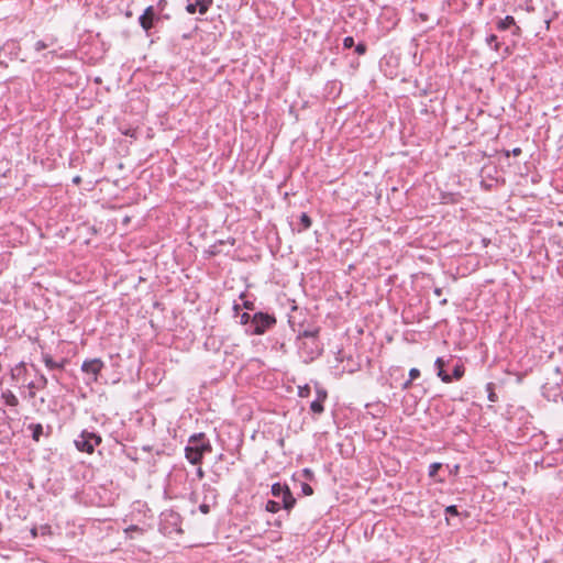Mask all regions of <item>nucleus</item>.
Wrapping results in <instances>:
<instances>
[{"label": "nucleus", "mask_w": 563, "mask_h": 563, "mask_svg": "<svg viewBox=\"0 0 563 563\" xmlns=\"http://www.w3.org/2000/svg\"><path fill=\"white\" fill-rule=\"evenodd\" d=\"M43 362L48 369L54 371L64 369L66 361L63 360L62 362H56L49 354H43Z\"/></svg>", "instance_id": "11"}, {"label": "nucleus", "mask_w": 563, "mask_h": 563, "mask_svg": "<svg viewBox=\"0 0 563 563\" xmlns=\"http://www.w3.org/2000/svg\"><path fill=\"white\" fill-rule=\"evenodd\" d=\"M101 442L102 438L100 434L88 430H82L74 441L78 451L88 454H92L96 446H98Z\"/></svg>", "instance_id": "3"}, {"label": "nucleus", "mask_w": 563, "mask_h": 563, "mask_svg": "<svg viewBox=\"0 0 563 563\" xmlns=\"http://www.w3.org/2000/svg\"><path fill=\"white\" fill-rule=\"evenodd\" d=\"M521 152H522V151H521V148H520V147H515V148H512L511 151H507V152L505 153V155H506L507 157H509L510 155L519 156V155L521 154Z\"/></svg>", "instance_id": "38"}, {"label": "nucleus", "mask_w": 563, "mask_h": 563, "mask_svg": "<svg viewBox=\"0 0 563 563\" xmlns=\"http://www.w3.org/2000/svg\"><path fill=\"white\" fill-rule=\"evenodd\" d=\"M134 532L141 534V533H143V529L135 525H131L126 529H124V533H125L126 538H129V539H133Z\"/></svg>", "instance_id": "26"}, {"label": "nucleus", "mask_w": 563, "mask_h": 563, "mask_svg": "<svg viewBox=\"0 0 563 563\" xmlns=\"http://www.w3.org/2000/svg\"><path fill=\"white\" fill-rule=\"evenodd\" d=\"M286 490H290L286 484L275 483L272 485V495L275 498H280L286 493Z\"/></svg>", "instance_id": "16"}, {"label": "nucleus", "mask_w": 563, "mask_h": 563, "mask_svg": "<svg viewBox=\"0 0 563 563\" xmlns=\"http://www.w3.org/2000/svg\"><path fill=\"white\" fill-rule=\"evenodd\" d=\"M199 510H200L202 514L207 515V514H209V511H210V506H209V505H207V504H201V505L199 506Z\"/></svg>", "instance_id": "39"}, {"label": "nucleus", "mask_w": 563, "mask_h": 563, "mask_svg": "<svg viewBox=\"0 0 563 563\" xmlns=\"http://www.w3.org/2000/svg\"><path fill=\"white\" fill-rule=\"evenodd\" d=\"M191 1L195 2V5L198 7V12L200 14H206L212 4V0H191Z\"/></svg>", "instance_id": "18"}, {"label": "nucleus", "mask_w": 563, "mask_h": 563, "mask_svg": "<svg viewBox=\"0 0 563 563\" xmlns=\"http://www.w3.org/2000/svg\"><path fill=\"white\" fill-rule=\"evenodd\" d=\"M367 51V46L365 43H358L356 46H355V53L357 55H364Z\"/></svg>", "instance_id": "33"}, {"label": "nucleus", "mask_w": 563, "mask_h": 563, "mask_svg": "<svg viewBox=\"0 0 563 563\" xmlns=\"http://www.w3.org/2000/svg\"><path fill=\"white\" fill-rule=\"evenodd\" d=\"M0 65H4V66H7V64H4V62H2V60H0Z\"/></svg>", "instance_id": "53"}, {"label": "nucleus", "mask_w": 563, "mask_h": 563, "mask_svg": "<svg viewBox=\"0 0 563 563\" xmlns=\"http://www.w3.org/2000/svg\"><path fill=\"white\" fill-rule=\"evenodd\" d=\"M419 377H420V371H419L418 368L413 367V368H411V369L409 371V378H410L411 380H415V379H417V378H419Z\"/></svg>", "instance_id": "37"}, {"label": "nucleus", "mask_w": 563, "mask_h": 563, "mask_svg": "<svg viewBox=\"0 0 563 563\" xmlns=\"http://www.w3.org/2000/svg\"><path fill=\"white\" fill-rule=\"evenodd\" d=\"M316 393H317V399L321 400L322 402L325 401L327 397H328V393L324 388L322 387H318L316 389Z\"/></svg>", "instance_id": "29"}, {"label": "nucleus", "mask_w": 563, "mask_h": 563, "mask_svg": "<svg viewBox=\"0 0 563 563\" xmlns=\"http://www.w3.org/2000/svg\"><path fill=\"white\" fill-rule=\"evenodd\" d=\"M543 563H553V562L550 560H544Z\"/></svg>", "instance_id": "52"}, {"label": "nucleus", "mask_w": 563, "mask_h": 563, "mask_svg": "<svg viewBox=\"0 0 563 563\" xmlns=\"http://www.w3.org/2000/svg\"><path fill=\"white\" fill-rule=\"evenodd\" d=\"M47 378L45 375L41 374L36 382L29 383L27 387L30 389V397H34L35 393L32 389H43L47 386Z\"/></svg>", "instance_id": "12"}, {"label": "nucleus", "mask_w": 563, "mask_h": 563, "mask_svg": "<svg viewBox=\"0 0 563 563\" xmlns=\"http://www.w3.org/2000/svg\"><path fill=\"white\" fill-rule=\"evenodd\" d=\"M306 478L311 479L313 477V472L310 468H305L302 471Z\"/></svg>", "instance_id": "41"}, {"label": "nucleus", "mask_w": 563, "mask_h": 563, "mask_svg": "<svg viewBox=\"0 0 563 563\" xmlns=\"http://www.w3.org/2000/svg\"><path fill=\"white\" fill-rule=\"evenodd\" d=\"M485 42L492 49H494L495 52H499L501 44L498 42L497 35H488Z\"/></svg>", "instance_id": "20"}, {"label": "nucleus", "mask_w": 563, "mask_h": 563, "mask_svg": "<svg viewBox=\"0 0 563 563\" xmlns=\"http://www.w3.org/2000/svg\"><path fill=\"white\" fill-rule=\"evenodd\" d=\"M433 292H434L435 296H441L442 295V288L437 287V288H434Z\"/></svg>", "instance_id": "46"}, {"label": "nucleus", "mask_w": 563, "mask_h": 563, "mask_svg": "<svg viewBox=\"0 0 563 563\" xmlns=\"http://www.w3.org/2000/svg\"><path fill=\"white\" fill-rule=\"evenodd\" d=\"M104 367V363L100 358L86 360L81 364V371L89 376L87 384L97 383L98 376Z\"/></svg>", "instance_id": "5"}, {"label": "nucleus", "mask_w": 563, "mask_h": 563, "mask_svg": "<svg viewBox=\"0 0 563 563\" xmlns=\"http://www.w3.org/2000/svg\"><path fill=\"white\" fill-rule=\"evenodd\" d=\"M354 46V38L352 36H346L343 40V47L345 49L352 48Z\"/></svg>", "instance_id": "34"}, {"label": "nucleus", "mask_w": 563, "mask_h": 563, "mask_svg": "<svg viewBox=\"0 0 563 563\" xmlns=\"http://www.w3.org/2000/svg\"><path fill=\"white\" fill-rule=\"evenodd\" d=\"M20 52V43L15 40H9L1 46L0 56L3 55L4 57H8L12 60L19 57Z\"/></svg>", "instance_id": "9"}, {"label": "nucleus", "mask_w": 563, "mask_h": 563, "mask_svg": "<svg viewBox=\"0 0 563 563\" xmlns=\"http://www.w3.org/2000/svg\"><path fill=\"white\" fill-rule=\"evenodd\" d=\"M242 309V305H239V303H234L233 306V310L234 312L238 314L240 312V310Z\"/></svg>", "instance_id": "44"}, {"label": "nucleus", "mask_w": 563, "mask_h": 563, "mask_svg": "<svg viewBox=\"0 0 563 563\" xmlns=\"http://www.w3.org/2000/svg\"><path fill=\"white\" fill-rule=\"evenodd\" d=\"M240 299L243 301L242 302V308H244L247 312L249 311H254L255 310V303L254 301L252 300H247L246 299V294L245 292H242L240 295Z\"/></svg>", "instance_id": "21"}, {"label": "nucleus", "mask_w": 563, "mask_h": 563, "mask_svg": "<svg viewBox=\"0 0 563 563\" xmlns=\"http://www.w3.org/2000/svg\"><path fill=\"white\" fill-rule=\"evenodd\" d=\"M444 361L443 358L441 357H438L434 362V366L438 371V376L441 378V380L443 383H451L452 382V378L450 377V375L444 371Z\"/></svg>", "instance_id": "10"}, {"label": "nucleus", "mask_w": 563, "mask_h": 563, "mask_svg": "<svg viewBox=\"0 0 563 563\" xmlns=\"http://www.w3.org/2000/svg\"><path fill=\"white\" fill-rule=\"evenodd\" d=\"M186 10L188 13L190 14H195L197 11H198V7L195 5V2H192L191 0L188 2L187 7H186Z\"/></svg>", "instance_id": "36"}, {"label": "nucleus", "mask_w": 563, "mask_h": 563, "mask_svg": "<svg viewBox=\"0 0 563 563\" xmlns=\"http://www.w3.org/2000/svg\"><path fill=\"white\" fill-rule=\"evenodd\" d=\"M459 470H460V466L457 464L453 465L451 468H450V474L452 475H456L459 473Z\"/></svg>", "instance_id": "42"}, {"label": "nucleus", "mask_w": 563, "mask_h": 563, "mask_svg": "<svg viewBox=\"0 0 563 563\" xmlns=\"http://www.w3.org/2000/svg\"><path fill=\"white\" fill-rule=\"evenodd\" d=\"M488 242H489L488 240L483 239V243H484L485 245H487V243H488Z\"/></svg>", "instance_id": "51"}, {"label": "nucleus", "mask_w": 563, "mask_h": 563, "mask_svg": "<svg viewBox=\"0 0 563 563\" xmlns=\"http://www.w3.org/2000/svg\"><path fill=\"white\" fill-rule=\"evenodd\" d=\"M489 400L490 401H496L497 397L494 393H490L489 396H488Z\"/></svg>", "instance_id": "49"}, {"label": "nucleus", "mask_w": 563, "mask_h": 563, "mask_svg": "<svg viewBox=\"0 0 563 563\" xmlns=\"http://www.w3.org/2000/svg\"><path fill=\"white\" fill-rule=\"evenodd\" d=\"M252 322H253V314H251L250 312L245 311L240 314V323L242 325H245L246 328H251Z\"/></svg>", "instance_id": "24"}, {"label": "nucleus", "mask_w": 563, "mask_h": 563, "mask_svg": "<svg viewBox=\"0 0 563 563\" xmlns=\"http://www.w3.org/2000/svg\"><path fill=\"white\" fill-rule=\"evenodd\" d=\"M310 393H311L310 386L309 385H305V386L299 387L298 396L301 397V398L309 397Z\"/></svg>", "instance_id": "28"}, {"label": "nucleus", "mask_w": 563, "mask_h": 563, "mask_svg": "<svg viewBox=\"0 0 563 563\" xmlns=\"http://www.w3.org/2000/svg\"><path fill=\"white\" fill-rule=\"evenodd\" d=\"M496 29L500 32L510 30L514 36H520L522 32L512 15H506L503 19H498L496 22Z\"/></svg>", "instance_id": "8"}, {"label": "nucleus", "mask_w": 563, "mask_h": 563, "mask_svg": "<svg viewBox=\"0 0 563 563\" xmlns=\"http://www.w3.org/2000/svg\"><path fill=\"white\" fill-rule=\"evenodd\" d=\"M2 398L4 400V404L10 407H16L19 405L18 397L11 391L5 390L2 393Z\"/></svg>", "instance_id": "17"}, {"label": "nucleus", "mask_w": 563, "mask_h": 563, "mask_svg": "<svg viewBox=\"0 0 563 563\" xmlns=\"http://www.w3.org/2000/svg\"><path fill=\"white\" fill-rule=\"evenodd\" d=\"M300 487H301V493L305 496H311L313 494V489H312V487L309 484L301 483Z\"/></svg>", "instance_id": "30"}, {"label": "nucleus", "mask_w": 563, "mask_h": 563, "mask_svg": "<svg viewBox=\"0 0 563 563\" xmlns=\"http://www.w3.org/2000/svg\"><path fill=\"white\" fill-rule=\"evenodd\" d=\"M300 350L307 356L309 361L316 360L322 354L323 347L320 341H303L300 345Z\"/></svg>", "instance_id": "7"}, {"label": "nucleus", "mask_w": 563, "mask_h": 563, "mask_svg": "<svg viewBox=\"0 0 563 563\" xmlns=\"http://www.w3.org/2000/svg\"><path fill=\"white\" fill-rule=\"evenodd\" d=\"M49 46L48 43L44 42V41H37L34 45V48L36 52H40L42 49H45Z\"/></svg>", "instance_id": "35"}, {"label": "nucleus", "mask_w": 563, "mask_h": 563, "mask_svg": "<svg viewBox=\"0 0 563 563\" xmlns=\"http://www.w3.org/2000/svg\"><path fill=\"white\" fill-rule=\"evenodd\" d=\"M412 382H413V380H411L410 378H409V379H407L405 383H402V385H401V389H402V390H408V389L412 386Z\"/></svg>", "instance_id": "40"}, {"label": "nucleus", "mask_w": 563, "mask_h": 563, "mask_svg": "<svg viewBox=\"0 0 563 563\" xmlns=\"http://www.w3.org/2000/svg\"><path fill=\"white\" fill-rule=\"evenodd\" d=\"M282 508H283L282 504L277 500H268L265 506V509L268 512H273V514L278 512Z\"/></svg>", "instance_id": "23"}, {"label": "nucleus", "mask_w": 563, "mask_h": 563, "mask_svg": "<svg viewBox=\"0 0 563 563\" xmlns=\"http://www.w3.org/2000/svg\"><path fill=\"white\" fill-rule=\"evenodd\" d=\"M324 402H322L321 400L319 399H314L311 404H310V410L313 412V413H317V415H321L323 411H324V406H323Z\"/></svg>", "instance_id": "22"}, {"label": "nucleus", "mask_w": 563, "mask_h": 563, "mask_svg": "<svg viewBox=\"0 0 563 563\" xmlns=\"http://www.w3.org/2000/svg\"><path fill=\"white\" fill-rule=\"evenodd\" d=\"M40 528L38 527H33L31 529V534L33 538H36L37 536H40V532H38Z\"/></svg>", "instance_id": "43"}, {"label": "nucleus", "mask_w": 563, "mask_h": 563, "mask_svg": "<svg viewBox=\"0 0 563 563\" xmlns=\"http://www.w3.org/2000/svg\"><path fill=\"white\" fill-rule=\"evenodd\" d=\"M40 536H51L52 534V528L48 525H42L38 527Z\"/></svg>", "instance_id": "32"}, {"label": "nucleus", "mask_w": 563, "mask_h": 563, "mask_svg": "<svg viewBox=\"0 0 563 563\" xmlns=\"http://www.w3.org/2000/svg\"><path fill=\"white\" fill-rule=\"evenodd\" d=\"M311 224H312L311 218L307 213L302 212L299 218L300 228L298 229V231L300 232V231L308 230L311 227Z\"/></svg>", "instance_id": "19"}, {"label": "nucleus", "mask_w": 563, "mask_h": 563, "mask_svg": "<svg viewBox=\"0 0 563 563\" xmlns=\"http://www.w3.org/2000/svg\"><path fill=\"white\" fill-rule=\"evenodd\" d=\"M161 531L164 534H172L174 532L181 533V518L180 516L173 511H166L162 514V521H161Z\"/></svg>", "instance_id": "4"}, {"label": "nucleus", "mask_w": 563, "mask_h": 563, "mask_svg": "<svg viewBox=\"0 0 563 563\" xmlns=\"http://www.w3.org/2000/svg\"><path fill=\"white\" fill-rule=\"evenodd\" d=\"M155 9L153 5L147 7L144 12L139 16V23L141 27L150 35V31L154 26L155 22L158 21Z\"/></svg>", "instance_id": "6"}, {"label": "nucleus", "mask_w": 563, "mask_h": 563, "mask_svg": "<svg viewBox=\"0 0 563 563\" xmlns=\"http://www.w3.org/2000/svg\"><path fill=\"white\" fill-rule=\"evenodd\" d=\"M55 55V52L54 51H49L48 53L44 54V57L45 58H48V57H53Z\"/></svg>", "instance_id": "48"}, {"label": "nucleus", "mask_w": 563, "mask_h": 563, "mask_svg": "<svg viewBox=\"0 0 563 563\" xmlns=\"http://www.w3.org/2000/svg\"><path fill=\"white\" fill-rule=\"evenodd\" d=\"M197 475H198V477H199V478H202V477H203L205 473H203V471H202V468H201V467H199V468L197 470Z\"/></svg>", "instance_id": "47"}, {"label": "nucleus", "mask_w": 563, "mask_h": 563, "mask_svg": "<svg viewBox=\"0 0 563 563\" xmlns=\"http://www.w3.org/2000/svg\"><path fill=\"white\" fill-rule=\"evenodd\" d=\"M319 332V328L303 330L302 332L299 333L298 340L305 339L306 341H318Z\"/></svg>", "instance_id": "14"}, {"label": "nucleus", "mask_w": 563, "mask_h": 563, "mask_svg": "<svg viewBox=\"0 0 563 563\" xmlns=\"http://www.w3.org/2000/svg\"><path fill=\"white\" fill-rule=\"evenodd\" d=\"M464 375V366L461 365V364H456L452 371V375H450V377L455 380H459L463 377Z\"/></svg>", "instance_id": "25"}, {"label": "nucleus", "mask_w": 563, "mask_h": 563, "mask_svg": "<svg viewBox=\"0 0 563 563\" xmlns=\"http://www.w3.org/2000/svg\"><path fill=\"white\" fill-rule=\"evenodd\" d=\"M282 499V507L287 510L288 512L295 507L296 505V498L292 496V493L290 490H286V493L280 497Z\"/></svg>", "instance_id": "13"}, {"label": "nucleus", "mask_w": 563, "mask_h": 563, "mask_svg": "<svg viewBox=\"0 0 563 563\" xmlns=\"http://www.w3.org/2000/svg\"><path fill=\"white\" fill-rule=\"evenodd\" d=\"M444 511H445V515H449V516H459L460 515L457 507L455 505L448 506Z\"/></svg>", "instance_id": "31"}, {"label": "nucleus", "mask_w": 563, "mask_h": 563, "mask_svg": "<svg viewBox=\"0 0 563 563\" xmlns=\"http://www.w3.org/2000/svg\"><path fill=\"white\" fill-rule=\"evenodd\" d=\"M442 468V463H439V462H434L432 464H430L429 466V476L431 478H435L437 475H438V472Z\"/></svg>", "instance_id": "27"}, {"label": "nucleus", "mask_w": 563, "mask_h": 563, "mask_svg": "<svg viewBox=\"0 0 563 563\" xmlns=\"http://www.w3.org/2000/svg\"><path fill=\"white\" fill-rule=\"evenodd\" d=\"M276 322L277 320L274 313L256 311L253 313L251 328H246L245 331L250 335H263L268 330L273 329L276 325Z\"/></svg>", "instance_id": "2"}, {"label": "nucleus", "mask_w": 563, "mask_h": 563, "mask_svg": "<svg viewBox=\"0 0 563 563\" xmlns=\"http://www.w3.org/2000/svg\"><path fill=\"white\" fill-rule=\"evenodd\" d=\"M73 183L76 184V185H79L81 183V177L80 176H75L73 178Z\"/></svg>", "instance_id": "45"}, {"label": "nucleus", "mask_w": 563, "mask_h": 563, "mask_svg": "<svg viewBox=\"0 0 563 563\" xmlns=\"http://www.w3.org/2000/svg\"><path fill=\"white\" fill-rule=\"evenodd\" d=\"M446 303H448V300H446V299H442V300L440 301V305H442V306H444V305H446Z\"/></svg>", "instance_id": "50"}, {"label": "nucleus", "mask_w": 563, "mask_h": 563, "mask_svg": "<svg viewBox=\"0 0 563 563\" xmlns=\"http://www.w3.org/2000/svg\"><path fill=\"white\" fill-rule=\"evenodd\" d=\"M212 452L210 440L203 432L195 433L189 437L185 448V457L192 465H200L203 456Z\"/></svg>", "instance_id": "1"}, {"label": "nucleus", "mask_w": 563, "mask_h": 563, "mask_svg": "<svg viewBox=\"0 0 563 563\" xmlns=\"http://www.w3.org/2000/svg\"><path fill=\"white\" fill-rule=\"evenodd\" d=\"M29 430L32 431V439L35 441V442H38L41 437L43 435L44 433V428L41 423H31L29 427H27Z\"/></svg>", "instance_id": "15"}]
</instances>
